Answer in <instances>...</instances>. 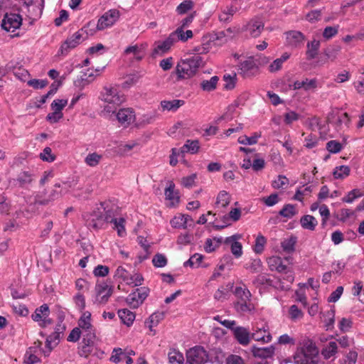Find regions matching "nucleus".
Here are the masks:
<instances>
[{
    "label": "nucleus",
    "mask_w": 364,
    "mask_h": 364,
    "mask_svg": "<svg viewBox=\"0 0 364 364\" xmlns=\"http://www.w3.org/2000/svg\"><path fill=\"white\" fill-rule=\"evenodd\" d=\"M259 68L252 58H249L240 63L239 73L244 77H250L256 75Z\"/></svg>",
    "instance_id": "13"
},
{
    "label": "nucleus",
    "mask_w": 364,
    "mask_h": 364,
    "mask_svg": "<svg viewBox=\"0 0 364 364\" xmlns=\"http://www.w3.org/2000/svg\"><path fill=\"white\" fill-rule=\"evenodd\" d=\"M63 195V190H60V191L53 190L48 195V198H45L42 193H39L35 197V203L41 205H47L58 198L61 197Z\"/></svg>",
    "instance_id": "17"
},
{
    "label": "nucleus",
    "mask_w": 364,
    "mask_h": 364,
    "mask_svg": "<svg viewBox=\"0 0 364 364\" xmlns=\"http://www.w3.org/2000/svg\"><path fill=\"white\" fill-rule=\"evenodd\" d=\"M94 80V73L92 71H91L90 73H84L82 75L80 76L79 79H77L75 84L76 86H85L86 85H88Z\"/></svg>",
    "instance_id": "48"
},
{
    "label": "nucleus",
    "mask_w": 364,
    "mask_h": 364,
    "mask_svg": "<svg viewBox=\"0 0 364 364\" xmlns=\"http://www.w3.org/2000/svg\"><path fill=\"white\" fill-rule=\"evenodd\" d=\"M124 359L126 360L127 364H132L133 363L132 358L129 355H127V354L122 350V348H114L112 353V355L109 358L110 361L114 363H118Z\"/></svg>",
    "instance_id": "25"
},
{
    "label": "nucleus",
    "mask_w": 364,
    "mask_h": 364,
    "mask_svg": "<svg viewBox=\"0 0 364 364\" xmlns=\"http://www.w3.org/2000/svg\"><path fill=\"white\" fill-rule=\"evenodd\" d=\"M87 225L95 230L102 228L105 223L104 215L100 211H94L87 220Z\"/></svg>",
    "instance_id": "18"
},
{
    "label": "nucleus",
    "mask_w": 364,
    "mask_h": 364,
    "mask_svg": "<svg viewBox=\"0 0 364 364\" xmlns=\"http://www.w3.org/2000/svg\"><path fill=\"white\" fill-rule=\"evenodd\" d=\"M321 15L322 11L321 9L312 10L306 15V19L313 23L321 20Z\"/></svg>",
    "instance_id": "59"
},
{
    "label": "nucleus",
    "mask_w": 364,
    "mask_h": 364,
    "mask_svg": "<svg viewBox=\"0 0 364 364\" xmlns=\"http://www.w3.org/2000/svg\"><path fill=\"white\" fill-rule=\"evenodd\" d=\"M199 148V141L198 140L188 139L185 144L181 147V154H184L185 152L196 154L198 151Z\"/></svg>",
    "instance_id": "33"
},
{
    "label": "nucleus",
    "mask_w": 364,
    "mask_h": 364,
    "mask_svg": "<svg viewBox=\"0 0 364 364\" xmlns=\"http://www.w3.org/2000/svg\"><path fill=\"white\" fill-rule=\"evenodd\" d=\"M300 223L303 228L309 230H314L316 226L318 224V222L314 216L306 215L301 217Z\"/></svg>",
    "instance_id": "31"
},
{
    "label": "nucleus",
    "mask_w": 364,
    "mask_h": 364,
    "mask_svg": "<svg viewBox=\"0 0 364 364\" xmlns=\"http://www.w3.org/2000/svg\"><path fill=\"white\" fill-rule=\"evenodd\" d=\"M230 195L225 191H221L218 194L216 198V205H221L223 208L227 207L230 203Z\"/></svg>",
    "instance_id": "44"
},
{
    "label": "nucleus",
    "mask_w": 364,
    "mask_h": 364,
    "mask_svg": "<svg viewBox=\"0 0 364 364\" xmlns=\"http://www.w3.org/2000/svg\"><path fill=\"white\" fill-rule=\"evenodd\" d=\"M208 359L207 351L200 346L191 348L186 353V360L189 364H205Z\"/></svg>",
    "instance_id": "6"
},
{
    "label": "nucleus",
    "mask_w": 364,
    "mask_h": 364,
    "mask_svg": "<svg viewBox=\"0 0 364 364\" xmlns=\"http://www.w3.org/2000/svg\"><path fill=\"white\" fill-rule=\"evenodd\" d=\"M164 318V313L156 311L153 313L149 318V328L152 331V328L158 325V323Z\"/></svg>",
    "instance_id": "46"
},
{
    "label": "nucleus",
    "mask_w": 364,
    "mask_h": 364,
    "mask_svg": "<svg viewBox=\"0 0 364 364\" xmlns=\"http://www.w3.org/2000/svg\"><path fill=\"white\" fill-rule=\"evenodd\" d=\"M297 211L296 210V207L292 204H287L284 205V207L279 210V215L286 218H291L294 215H296Z\"/></svg>",
    "instance_id": "41"
},
{
    "label": "nucleus",
    "mask_w": 364,
    "mask_h": 364,
    "mask_svg": "<svg viewBox=\"0 0 364 364\" xmlns=\"http://www.w3.org/2000/svg\"><path fill=\"white\" fill-rule=\"evenodd\" d=\"M218 80L219 77L218 76H213L208 80H203L200 84L201 88L204 91H213L216 88Z\"/></svg>",
    "instance_id": "43"
},
{
    "label": "nucleus",
    "mask_w": 364,
    "mask_h": 364,
    "mask_svg": "<svg viewBox=\"0 0 364 364\" xmlns=\"http://www.w3.org/2000/svg\"><path fill=\"white\" fill-rule=\"evenodd\" d=\"M149 294V289L148 287H142L137 288L134 291L128 295L126 301L131 308L136 309L143 304Z\"/></svg>",
    "instance_id": "7"
},
{
    "label": "nucleus",
    "mask_w": 364,
    "mask_h": 364,
    "mask_svg": "<svg viewBox=\"0 0 364 364\" xmlns=\"http://www.w3.org/2000/svg\"><path fill=\"white\" fill-rule=\"evenodd\" d=\"M350 169L348 166H336L333 171V176L336 179H343L349 176Z\"/></svg>",
    "instance_id": "39"
},
{
    "label": "nucleus",
    "mask_w": 364,
    "mask_h": 364,
    "mask_svg": "<svg viewBox=\"0 0 364 364\" xmlns=\"http://www.w3.org/2000/svg\"><path fill=\"white\" fill-rule=\"evenodd\" d=\"M114 277L122 279L127 284H132L133 283V282H131V274L122 266L117 267L115 271Z\"/></svg>",
    "instance_id": "40"
},
{
    "label": "nucleus",
    "mask_w": 364,
    "mask_h": 364,
    "mask_svg": "<svg viewBox=\"0 0 364 364\" xmlns=\"http://www.w3.org/2000/svg\"><path fill=\"white\" fill-rule=\"evenodd\" d=\"M306 47L307 58L309 60L314 59L318 54V51L320 47V41L317 40H313L310 42H308Z\"/></svg>",
    "instance_id": "32"
},
{
    "label": "nucleus",
    "mask_w": 364,
    "mask_h": 364,
    "mask_svg": "<svg viewBox=\"0 0 364 364\" xmlns=\"http://www.w3.org/2000/svg\"><path fill=\"white\" fill-rule=\"evenodd\" d=\"M104 210H105V215H104V219L105 220V223H112L114 220L117 219L116 218V209L112 208H109V206L107 205L104 206Z\"/></svg>",
    "instance_id": "53"
},
{
    "label": "nucleus",
    "mask_w": 364,
    "mask_h": 364,
    "mask_svg": "<svg viewBox=\"0 0 364 364\" xmlns=\"http://www.w3.org/2000/svg\"><path fill=\"white\" fill-rule=\"evenodd\" d=\"M270 278L267 277L264 274H259L253 281V284L257 287L259 286H267L269 287V283H271Z\"/></svg>",
    "instance_id": "63"
},
{
    "label": "nucleus",
    "mask_w": 364,
    "mask_h": 364,
    "mask_svg": "<svg viewBox=\"0 0 364 364\" xmlns=\"http://www.w3.org/2000/svg\"><path fill=\"white\" fill-rule=\"evenodd\" d=\"M341 50V48L340 46H334L327 48L325 50L324 53L328 59H330L331 61H333L336 59Z\"/></svg>",
    "instance_id": "56"
},
{
    "label": "nucleus",
    "mask_w": 364,
    "mask_h": 364,
    "mask_svg": "<svg viewBox=\"0 0 364 364\" xmlns=\"http://www.w3.org/2000/svg\"><path fill=\"white\" fill-rule=\"evenodd\" d=\"M203 259V256L196 253L184 262V267L189 266L191 267H198Z\"/></svg>",
    "instance_id": "52"
},
{
    "label": "nucleus",
    "mask_w": 364,
    "mask_h": 364,
    "mask_svg": "<svg viewBox=\"0 0 364 364\" xmlns=\"http://www.w3.org/2000/svg\"><path fill=\"white\" fill-rule=\"evenodd\" d=\"M318 351L313 343L304 346L294 357L297 364H317Z\"/></svg>",
    "instance_id": "4"
},
{
    "label": "nucleus",
    "mask_w": 364,
    "mask_h": 364,
    "mask_svg": "<svg viewBox=\"0 0 364 364\" xmlns=\"http://www.w3.org/2000/svg\"><path fill=\"white\" fill-rule=\"evenodd\" d=\"M34 180V175L28 171H21L14 179L15 185L21 188H27Z\"/></svg>",
    "instance_id": "19"
},
{
    "label": "nucleus",
    "mask_w": 364,
    "mask_h": 364,
    "mask_svg": "<svg viewBox=\"0 0 364 364\" xmlns=\"http://www.w3.org/2000/svg\"><path fill=\"white\" fill-rule=\"evenodd\" d=\"M100 99L106 104L102 111L103 115L115 113L118 107L125 100L124 95L116 86L104 87Z\"/></svg>",
    "instance_id": "1"
},
{
    "label": "nucleus",
    "mask_w": 364,
    "mask_h": 364,
    "mask_svg": "<svg viewBox=\"0 0 364 364\" xmlns=\"http://www.w3.org/2000/svg\"><path fill=\"white\" fill-rule=\"evenodd\" d=\"M172 35H174L175 36V41L176 43L178 41H181L183 42H186L189 38H191L193 37V32L191 30H187L186 32H184L183 28H178L175 31L171 33Z\"/></svg>",
    "instance_id": "35"
},
{
    "label": "nucleus",
    "mask_w": 364,
    "mask_h": 364,
    "mask_svg": "<svg viewBox=\"0 0 364 364\" xmlns=\"http://www.w3.org/2000/svg\"><path fill=\"white\" fill-rule=\"evenodd\" d=\"M174 36V35L171 33L166 40L156 42L154 43V48L152 51V55H162L167 53L171 46L176 43Z\"/></svg>",
    "instance_id": "12"
},
{
    "label": "nucleus",
    "mask_w": 364,
    "mask_h": 364,
    "mask_svg": "<svg viewBox=\"0 0 364 364\" xmlns=\"http://www.w3.org/2000/svg\"><path fill=\"white\" fill-rule=\"evenodd\" d=\"M102 159V156L97 153L89 154L85 159V162L89 166H96L99 163L100 159Z\"/></svg>",
    "instance_id": "54"
},
{
    "label": "nucleus",
    "mask_w": 364,
    "mask_h": 364,
    "mask_svg": "<svg viewBox=\"0 0 364 364\" xmlns=\"http://www.w3.org/2000/svg\"><path fill=\"white\" fill-rule=\"evenodd\" d=\"M125 220L123 218H117L112 223L114 224V229L117 230V235L119 237H124L126 235L125 230Z\"/></svg>",
    "instance_id": "47"
},
{
    "label": "nucleus",
    "mask_w": 364,
    "mask_h": 364,
    "mask_svg": "<svg viewBox=\"0 0 364 364\" xmlns=\"http://www.w3.org/2000/svg\"><path fill=\"white\" fill-rule=\"evenodd\" d=\"M338 350V345L336 341H330L321 350V355L325 359H329L334 356Z\"/></svg>",
    "instance_id": "29"
},
{
    "label": "nucleus",
    "mask_w": 364,
    "mask_h": 364,
    "mask_svg": "<svg viewBox=\"0 0 364 364\" xmlns=\"http://www.w3.org/2000/svg\"><path fill=\"white\" fill-rule=\"evenodd\" d=\"M294 90L304 89L305 91H309L315 89L317 87V80L316 79L305 78L302 80H296L293 84Z\"/></svg>",
    "instance_id": "24"
},
{
    "label": "nucleus",
    "mask_w": 364,
    "mask_h": 364,
    "mask_svg": "<svg viewBox=\"0 0 364 364\" xmlns=\"http://www.w3.org/2000/svg\"><path fill=\"white\" fill-rule=\"evenodd\" d=\"M233 294L236 297L234 308L237 313L245 314L254 311L255 306L252 301V294L245 284L236 287Z\"/></svg>",
    "instance_id": "2"
},
{
    "label": "nucleus",
    "mask_w": 364,
    "mask_h": 364,
    "mask_svg": "<svg viewBox=\"0 0 364 364\" xmlns=\"http://www.w3.org/2000/svg\"><path fill=\"white\" fill-rule=\"evenodd\" d=\"M296 240L297 238L295 236H291L289 238L284 239L281 242V247L283 250L287 253L293 252L295 250Z\"/></svg>",
    "instance_id": "38"
},
{
    "label": "nucleus",
    "mask_w": 364,
    "mask_h": 364,
    "mask_svg": "<svg viewBox=\"0 0 364 364\" xmlns=\"http://www.w3.org/2000/svg\"><path fill=\"white\" fill-rule=\"evenodd\" d=\"M95 303L105 304L113 293V288L107 282L97 283L95 287Z\"/></svg>",
    "instance_id": "8"
},
{
    "label": "nucleus",
    "mask_w": 364,
    "mask_h": 364,
    "mask_svg": "<svg viewBox=\"0 0 364 364\" xmlns=\"http://www.w3.org/2000/svg\"><path fill=\"white\" fill-rule=\"evenodd\" d=\"M77 183V180L75 178H68L67 181H63L62 183H56L55 188H61L63 195L68 193L70 188H74Z\"/></svg>",
    "instance_id": "36"
},
{
    "label": "nucleus",
    "mask_w": 364,
    "mask_h": 364,
    "mask_svg": "<svg viewBox=\"0 0 364 364\" xmlns=\"http://www.w3.org/2000/svg\"><path fill=\"white\" fill-rule=\"evenodd\" d=\"M40 158L43 161L53 162L55 159V156L53 154L52 149L47 146L40 154Z\"/></svg>",
    "instance_id": "61"
},
{
    "label": "nucleus",
    "mask_w": 364,
    "mask_h": 364,
    "mask_svg": "<svg viewBox=\"0 0 364 364\" xmlns=\"http://www.w3.org/2000/svg\"><path fill=\"white\" fill-rule=\"evenodd\" d=\"M152 263L156 267H164L167 264V259L162 254H156L152 259Z\"/></svg>",
    "instance_id": "64"
},
{
    "label": "nucleus",
    "mask_w": 364,
    "mask_h": 364,
    "mask_svg": "<svg viewBox=\"0 0 364 364\" xmlns=\"http://www.w3.org/2000/svg\"><path fill=\"white\" fill-rule=\"evenodd\" d=\"M50 309L48 304H44L37 308L31 317L34 321L39 322L41 327H46L53 323L52 320L48 318Z\"/></svg>",
    "instance_id": "11"
},
{
    "label": "nucleus",
    "mask_w": 364,
    "mask_h": 364,
    "mask_svg": "<svg viewBox=\"0 0 364 364\" xmlns=\"http://www.w3.org/2000/svg\"><path fill=\"white\" fill-rule=\"evenodd\" d=\"M82 344L87 346H92L95 340L96 336L94 329H90L89 331H82Z\"/></svg>",
    "instance_id": "50"
},
{
    "label": "nucleus",
    "mask_w": 364,
    "mask_h": 364,
    "mask_svg": "<svg viewBox=\"0 0 364 364\" xmlns=\"http://www.w3.org/2000/svg\"><path fill=\"white\" fill-rule=\"evenodd\" d=\"M290 318L295 321L303 318V312L298 308L296 305H292L289 308V311Z\"/></svg>",
    "instance_id": "57"
},
{
    "label": "nucleus",
    "mask_w": 364,
    "mask_h": 364,
    "mask_svg": "<svg viewBox=\"0 0 364 364\" xmlns=\"http://www.w3.org/2000/svg\"><path fill=\"white\" fill-rule=\"evenodd\" d=\"M285 34L287 44L291 47L297 48L300 46L305 39L304 35L298 31H290Z\"/></svg>",
    "instance_id": "16"
},
{
    "label": "nucleus",
    "mask_w": 364,
    "mask_h": 364,
    "mask_svg": "<svg viewBox=\"0 0 364 364\" xmlns=\"http://www.w3.org/2000/svg\"><path fill=\"white\" fill-rule=\"evenodd\" d=\"M168 361L171 364H183L184 361L183 355L179 351L172 349L168 354Z\"/></svg>",
    "instance_id": "42"
},
{
    "label": "nucleus",
    "mask_w": 364,
    "mask_h": 364,
    "mask_svg": "<svg viewBox=\"0 0 364 364\" xmlns=\"http://www.w3.org/2000/svg\"><path fill=\"white\" fill-rule=\"evenodd\" d=\"M251 352L255 357L261 358H267L272 357L274 353V347L270 346L269 347L259 348L253 346Z\"/></svg>",
    "instance_id": "23"
},
{
    "label": "nucleus",
    "mask_w": 364,
    "mask_h": 364,
    "mask_svg": "<svg viewBox=\"0 0 364 364\" xmlns=\"http://www.w3.org/2000/svg\"><path fill=\"white\" fill-rule=\"evenodd\" d=\"M342 144L336 140H331L327 142L326 149L331 154H337L342 149Z\"/></svg>",
    "instance_id": "60"
},
{
    "label": "nucleus",
    "mask_w": 364,
    "mask_h": 364,
    "mask_svg": "<svg viewBox=\"0 0 364 364\" xmlns=\"http://www.w3.org/2000/svg\"><path fill=\"white\" fill-rule=\"evenodd\" d=\"M175 184L173 182L169 183V186L165 189V198L166 200H168L170 207H173L178 204L180 201V197L178 193L175 191Z\"/></svg>",
    "instance_id": "21"
},
{
    "label": "nucleus",
    "mask_w": 364,
    "mask_h": 364,
    "mask_svg": "<svg viewBox=\"0 0 364 364\" xmlns=\"http://www.w3.org/2000/svg\"><path fill=\"white\" fill-rule=\"evenodd\" d=\"M118 315L122 321L129 326L135 319V314L128 309H120L118 311Z\"/></svg>",
    "instance_id": "30"
},
{
    "label": "nucleus",
    "mask_w": 364,
    "mask_h": 364,
    "mask_svg": "<svg viewBox=\"0 0 364 364\" xmlns=\"http://www.w3.org/2000/svg\"><path fill=\"white\" fill-rule=\"evenodd\" d=\"M260 132H255L252 136H247L246 135L240 136L237 141L240 144L253 145L257 143L258 139L261 137Z\"/></svg>",
    "instance_id": "37"
},
{
    "label": "nucleus",
    "mask_w": 364,
    "mask_h": 364,
    "mask_svg": "<svg viewBox=\"0 0 364 364\" xmlns=\"http://www.w3.org/2000/svg\"><path fill=\"white\" fill-rule=\"evenodd\" d=\"M227 287L228 288H224L223 287H221L218 288L214 294V298L217 300L226 299L228 296V289L233 287V284L229 283L227 285Z\"/></svg>",
    "instance_id": "49"
},
{
    "label": "nucleus",
    "mask_w": 364,
    "mask_h": 364,
    "mask_svg": "<svg viewBox=\"0 0 364 364\" xmlns=\"http://www.w3.org/2000/svg\"><path fill=\"white\" fill-rule=\"evenodd\" d=\"M222 242H223L222 237H220V238L214 237L213 239L208 238L205 240V245H204L205 251L208 253L213 252V251H215L216 249H218L220 247Z\"/></svg>",
    "instance_id": "34"
},
{
    "label": "nucleus",
    "mask_w": 364,
    "mask_h": 364,
    "mask_svg": "<svg viewBox=\"0 0 364 364\" xmlns=\"http://www.w3.org/2000/svg\"><path fill=\"white\" fill-rule=\"evenodd\" d=\"M124 53L127 55L132 53L136 60H141L144 58L143 49L137 45L128 46L124 50Z\"/></svg>",
    "instance_id": "45"
},
{
    "label": "nucleus",
    "mask_w": 364,
    "mask_h": 364,
    "mask_svg": "<svg viewBox=\"0 0 364 364\" xmlns=\"http://www.w3.org/2000/svg\"><path fill=\"white\" fill-rule=\"evenodd\" d=\"M120 13L117 9H110L105 12L98 20L97 29L102 31L112 26L119 19Z\"/></svg>",
    "instance_id": "9"
},
{
    "label": "nucleus",
    "mask_w": 364,
    "mask_h": 364,
    "mask_svg": "<svg viewBox=\"0 0 364 364\" xmlns=\"http://www.w3.org/2000/svg\"><path fill=\"white\" fill-rule=\"evenodd\" d=\"M202 63V58L199 55H195L190 58L181 60L178 63L175 73L177 75V81L189 79L193 77Z\"/></svg>",
    "instance_id": "3"
},
{
    "label": "nucleus",
    "mask_w": 364,
    "mask_h": 364,
    "mask_svg": "<svg viewBox=\"0 0 364 364\" xmlns=\"http://www.w3.org/2000/svg\"><path fill=\"white\" fill-rule=\"evenodd\" d=\"M232 333L234 338L240 345L246 346L250 344L252 339V333L248 328L242 326H237L236 328L233 329Z\"/></svg>",
    "instance_id": "14"
},
{
    "label": "nucleus",
    "mask_w": 364,
    "mask_h": 364,
    "mask_svg": "<svg viewBox=\"0 0 364 364\" xmlns=\"http://www.w3.org/2000/svg\"><path fill=\"white\" fill-rule=\"evenodd\" d=\"M60 336H57V334L53 332L50 335H49L46 341V346L48 348V353H49L51 350L53 348L54 346H57L59 341H60Z\"/></svg>",
    "instance_id": "51"
},
{
    "label": "nucleus",
    "mask_w": 364,
    "mask_h": 364,
    "mask_svg": "<svg viewBox=\"0 0 364 364\" xmlns=\"http://www.w3.org/2000/svg\"><path fill=\"white\" fill-rule=\"evenodd\" d=\"M362 195L359 189H353L348 192L347 196L343 198L342 200L347 203H351L355 199L362 196Z\"/></svg>",
    "instance_id": "62"
},
{
    "label": "nucleus",
    "mask_w": 364,
    "mask_h": 364,
    "mask_svg": "<svg viewBox=\"0 0 364 364\" xmlns=\"http://www.w3.org/2000/svg\"><path fill=\"white\" fill-rule=\"evenodd\" d=\"M267 242L266 238L262 235H258L255 240V244L254 246V251L257 254H261L263 250L264 245Z\"/></svg>",
    "instance_id": "58"
},
{
    "label": "nucleus",
    "mask_w": 364,
    "mask_h": 364,
    "mask_svg": "<svg viewBox=\"0 0 364 364\" xmlns=\"http://www.w3.org/2000/svg\"><path fill=\"white\" fill-rule=\"evenodd\" d=\"M251 337L255 341L262 343H268L272 339V336L269 330L264 327L255 330L254 332L252 333Z\"/></svg>",
    "instance_id": "20"
},
{
    "label": "nucleus",
    "mask_w": 364,
    "mask_h": 364,
    "mask_svg": "<svg viewBox=\"0 0 364 364\" xmlns=\"http://www.w3.org/2000/svg\"><path fill=\"white\" fill-rule=\"evenodd\" d=\"M117 119L122 124H129L134 122L135 115L132 109H121L117 114Z\"/></svg>",
    "instance_id": "22"
},
{
    "label": "nucleus",
    "mask_w": 364,
    "mask_h": 364,
    "mask_svg": "<svg viewBox=\"0 0 364 364\" xmlns=\"http://www.w3.org/2000/svg\"><path fill=\"white\" fill-rule=\"evenodd\" d=\"M193 7V3L191 0H186L181 2L176 8L178 14H184Z\"/></svg>",
    "instance_id": "55"
},
{
    "label": "nucleus",
    "mask_w": 364,
    "mask_h": 364,
    "mask_svg": "<svg viewBox=\"0 0 364 364\" xmlns=\"http://www.w3.org/2000/svg\"><path fill=\"white\" fill-rule=\"evenodd\" d=\"M90 321L91 313L89 311H85L78 321V326L82 329V331H89V330L93 329Z\"/></svg>",
    "instance_id": "28"
},
{
    "label": "nucleus",
    "mask_w": 364,
    "mask_h": 364,
    "mask_svg": "<svg viewBox=\"0 0 364 364\" xmlns=\"http://www.w3.org/2000/svg\"><path fill=\"white\" fill-rule=\"evenodd\" d=\"M185 102L181 100H162L160 103L163 111L176 112L179 107L183 106Z\"/></svg>",
    "instance_id": "26"
},
{
    "label": "nucleus",
    "mask_w": 364,
    "mask_h": 364,
    "mask_svg": "<svg viewBox=\"0 0 364 364\" xmlns=\"http://www.w3.org/2000/svg\"><path fill=\"white\" fill-rule=\"evenodd\" d=\"M290 54L289 53H284L282 56L279 58L275 59L268 68V70L270 73H275L281 70L282 68L283 63L287 61L290 58Z\"/></svg>",
    "instance_id": "27"
},
{
    "label": "nucleus",
    "mask_w": 364,
    "mask_h": 364,
    "mask_svg": "<svg viewBox=\"0 0 364 364\" xmlns=\"http://www.w3.org/2000/svg\"><path fill=\"white\" fill-rule=\"evenodd\" d=\"M86 28L85 26L83 27L65 40L60 48V52L62 55H67L71 49L77 47L82 41L87 38L88 33Z\"/></svg>",
    "instance_id": "5"
},
{
    "label": "nucleus",
    "mask_w": 364,
    "mask_h": 364,
    "mask_svg": "<svg viewBox=\"0 0 364 364\" xmlns=\"http://www.w3.org/2000/svg\"><path fill=\"white\" fill-rule=\"evenodd\" d=\"M264 28V23L259 17L251 19L247 24L246 30L252 38H257L260 36Z\"/></svg>",
    "instance_id": "15"
},
{
    "label": "nucleus",
    "mask_w": 364,
    "mask_h": 364,
    "mask_svg": "<svg viewBox=\"0 0 364 364\" xmlns=\"http://www.w3.org/2000/svg\"><path fill=\"white\" fill-rule=\"evenodd\" d=\"M22 23V18L18 14H6L1 21V27L8 32H14Z\"/></svg>",
    "instance_id": "10"
}]
</instances>
